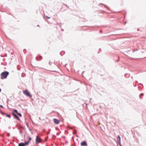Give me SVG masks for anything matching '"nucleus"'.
Instances as JSON below:
<instances>
[{
  "instance_id": "obj_16",
  "label": "nucleus",
  "mask_w": 146,
  "mask_h": 146,
  "mask_svg": "<svg viewBox=\"0 0 146 146\" xmlns=\"http://www.w3.org/2000/svg\"><path fill=\"white\" fill-rule=\"evenodd\" d=\"M1 114L2 115H5V113H2V112H1Z\"/></svg>"
},
{
  "instance_id": "obj_25",
  "label": "nucleus",
  "mask_w": 146,
  "mask_h": 146,
  "mask_svg": "<svg viewBox=\"0 0 146 146\" xmlns=\"http://www.w3.org/2000/svg\"><path fill=\"white\" fill-rule=\"evenodd\" d=\"M135 50L134 49V51H136V50Z\"/></svg>"
},
{
  "instance_id": "obj_21",
  "label": "nucleus",
  "mask_w": 146,
  "mask_h": 146,
  "mask_svg": "<svg viewBox=\"0 0 146 146\" xmlns=\"http://www.w3.org/2000/svg\"><path fill=\"white\" fill-rule=\"evenodd\" d=\"M0 106L1 107V108H3V106L2 105H0Z\"/></svg>"
},
{
  "instance_id": "obj_7",
  "label": "nucleus",
  "mask_w": 146,
  "mask_h": 146,
  "mask_svg": "<svg viewBox=\"0 0 146 146\" xmlns=\"http://www.w3.org/2000/svg\"><path fill=\"white\" fill-rule=\"evenodd\" d=\"M117 140L118 143H120L121 138L119 135H118L117 137Z\"/></svg>"
},
{
  "instance_id": "obj_13",
  "label": "nucleus",
  "mask_w": 146,
  "mask_h": 146,
  "mask_svg": "<svg viewBox=\"0 0 146 146\" xmlns=\"http://www.w3.org/2000/svg\"><path fill=\"white\" fill-rule=\"evenodd\" d=\"M13 111L15 112H16L17 113L18 112L16 110H13Z\"/></svg>"
},
{
  "instance_id": "obj_17",
  "label": "nucleus",
  "mask_w": 146,
  "mask_h": 146,
  "mask_svg": "<svg viewBox=\"0 0 146 146\" xmlns=\"http://www.w3.org/2000/svg\"><path fill=\"white\" fill-rule=\"evenodd\" d=\"M7 136H8V137H9V136H10V134H9V133H7Z\"/></svg>"
},
{
  "instance_id": "obj_4",
  "label": "nucleus",
  "mask_w": 146,
  "mask_h": 146,
  "mask_svg": "<svg viewBox=\"0 0 146 146\" xmlns=\"http://www.w3.org/2000/svg\"><path fill=\"white\" fill-rule=\"evenodd\" d=\"M12 114L14 116V117H15V118L17 119L18 120H20V119L19 117L17 116V115H16L15 113H12Z\"/></svg>"
},
{
  "instance_id": "obj_23",
  "label": "nucleus",
  "mask_w": 146,
  "mask_h": 146,
  "mask_svg": "<svg viewBox=\"0 0 146 146\" xmlns=\"http://www.w3.org/2000/svg\"><path fill=\"white\" fill-rule=\"evenodd\" d=\"M1 56L2 57H5V56H2L1 55Z\"/></svg>"
},
{
  "instance_id": "obj_18",
  "label": "nucleus",
  "mask_w": 146,
  "mask_h": 146,
  "mask_svg": "<svg viewBox=\"0 0 146 146\" xmlns=\"http://www.w3.org/2000/svg\"><path fill=\"white\" fill-rule=\"evenodd\" d=\"M29 141H30V140L31 139V138L30 137H29Z\"/></svg>"
},
{
  "instance_id": "obj_22",
  "label": "nucleus",
  "mask_w": 146,
  "mask_h": 146,
  "mask_svg": "<svg viewBox=\"0 0 146 146\" xmlns=\"http://www.w3.org/2000/svg\"><path fill=\"white\" fill-rule=\"evenodd\" d=\"M127 75V74H125V77H126V75Z\"/></svg>"
},
{
  "instance_id": "obj_6",
  "label": "nucleus",
  "mask_w": 146,
  "mask_h": 146,
  "mask_svg": "<svg viewBox=\"0 0 146 146\" xmlns=\"http://www.w3.org/2000/svg\"><path fill=\"white\" fill-rule=\"evenodd\" d=\"M54 122L56 124H58L59 122V120H58L57 119H54Z\"/></svg>"
},
{
  "instance_id": "obj_14",
  "label": "nucleus",
  "mask_w": 146,
  "mask_h": 146,
  "mask_svg": "<svg viewBox=\"0 0 146 146\" xmlns=\"http://www.w3.org/2000/svg\"><path fill=\"white\" fill-rule=\"evenodd\" d=\"M1 73H9V72L7 71H5L2 72Z\"/></svg>"
},
{
  "instance_id": "obj_12",
  "label": "nucleus",
  "mask_w": 146,
  "mask_h": 146,
  "mask_svg": "<svg viewBox=\"0 0 146 146\" xmlns=\"http://www.w3.org/2000/svg\"><path fill=\"white\" fill-rule=\"evenodd\" d=\"M100 4L104 5V6L106 8H107V6L106 5H105L104 4H103L102 3H100Z\"/></svg>"
},
{
  "instance_id": "obj_20",
  "label": "nucleus",
  "mask_w": 146,
  "mask_h": 146,
  "mask_svg": "<svg viewBox=\"0 0 146 146\" xmlns=\"http://www.w3.org/2000/svg\"><path fill=\"white\" fill-rule=\"evenodd\" d=\"M62 52H60V55L61 56H62V55H63V54H62V55L61 54V53H62Z\"/></svg>"
},
{
  "instance_id": "obj_28",
  "label": "nucleus",
  "mask_w": 146,
  "mask_h": 146,
  "mask_svg": "<svg viewBox=\"0 0 146 146\" xmlns=\"http://www.w3.org/2000/svg\"><path fill=\"white\" fill-rule=\"evenodd\" d=\"M49 64L50 63V61L49 62Z\"/></svg>"
},
{
  "instance_id": "obj_11",
  "label": "nucleus",
  "mask_w": 146,
  "mask_h": 146,
  "mask_svg": "<svg viewBox=\"0 0 146 146\" xmlns=\"http://www.w3.org/2000/svg\"><path fill=\"white\" fill-rule=\"evenodd\" d=\"M40 59H39V60H38V57H36V60H41V59L42 58V57L41 56H40Z\"/></svg>"
},
{
  "instance_id": "obj_5",
  "label": "nucleus",
  "mask_w": 146,
  "mask_h": 146,
  "mask_svg": "<svg viewBox=\"0 0 146 146\" xmlns=\"http://www.w3.org/2000/svg\"><path fill=\"white\" fill-rule=\"evenodd\" d=\"M80 145L81 146H85L87 145V143L85 141H84L81 142L80 143Z\"/></svg>"
},
{
  "instance_id": "obj_26",
  "label": "nucleus",
  "mask_w": 146,
  "mask_h": 146,
  "mask_svg": "<svg viewBox=\"0 0 146 146\" xmlns=\"http://www.w3.org/2000/svg\"><path fill=\"white\" fill-rule=\"evenodd\" d=\"M1 91V89L0 88V92Z\"/></svg>"
},
{
  "instance_id": "obj_8",
  "label": "nucleus",
  "mask_w": 146,
  "mask_h": 146,
  "mask_svg": "<svg viewBox=\"0 0 146 146\" xmlns=\"http://www.w3.org/2000/svg\"><path fill=\"white\" fill-rule=\"evenodd\" d=\"M19 146H25L24 143H21L19 144Z\"/></svg>"
},
{
  "instance_id": "obj_2",
  "label": "nucleus",
  "mask_w": 146,
  "mask_h": 146,
  "mask_svg": "<svg viewBox=\"0 0 146 146\" xmlns=\"http://www.w3.org/2000/svg\"><path fill=\"white\" fill-rule=\"evenodd\" d=\"M9 74H1V79H3L6 78Z\"/></svg>"
},
{
  "instance_id": "obj_15",
  "label": "nucleus",
  "mask_w": 146,
  "mask_h": 146,
  "mask_svg": "<svg viewBox=\"0 0 146 146\" xmlns=\"http://www.w3.org/2000/svg\"><path fill=\"white\" fill-rule=\"evenodd\" d=\"M20 116V117H21L22 116V115L20 113H17Z\"/></svg>"
},
{
  "instance_id": "obj_1",
  "label": "nucleus",
  "mask_w": 146,
  "mask_h": 146,
  "mask_svg": "<svg viewBox=\"0 0 146 146\" xmlns=\"http://www.w3.org/2000/svg\"><path fill=\"white\" fill-rule=\"evenodd\" d=\"M24 94L27 96L31 97H32V95L30 94V93L27 89H26L25 91H23Z\"/></svg>"
},
{
  "instance_id": "obj_27",
  "label": "nucleus",
  "mask_w": 146,
  "mask_h": 146,
  "mask_svg": "<svg viewBox=\"0 0 146 146\" xmlns=\"http://www.w3.org/2000/svg\"><path fill=\"white\" fill-rule=\"evenodd\" d=\"M37 26L38 27V26H39V25H38Z\"/></svg>"
},
{
  "instance_id": "obj_10",
  "label": "nucleus",
  "mask_w": 146,
  "mask_h": 146,
  "mask_svg": "<svg viewBox=\"0 0 146 146\" xmlns=\"http://www.w3.org/2000/svg\"><path fill=\"white\" fill-rule=\"evenodd\" d=\"M30 142V141H29L27 142H26L25 143H24L25 146L26 145H27Z\"/></svg>"
},
{
  "instance_id": "obj_24",
  "label": "nucleus",
  "mask_w": 146,
  "mask_h": 146,
  "mask_svg": "<svg viewBox=\"0 0 146 146\" xmlns=\"http://www.w3.org/2000/svg\"><path fill=\"white\" fill-rule=\"evenodd\" d=\"M141 95H143V93H141Z\"/></svg>"
},
{
  "instance_id": "obj_3",
  "label": "nucleus",
  "mask_w": 146,
  "mask_h": 146,
  "mask_svg": "<svg viewBox=\"0 0 146 146\" xmlns=\"http://www.w3.org/2000/svg\"><path fill=\"white\" fill-rule=\"evenodd\" d=\"M40 139L38 137V136H37L36 137V143H39L40 142Z\"/></svg>"
},
{
  "instance_id": "obj_9",
  "label": "nucleus",
  "mask_w": 146,
  "mask_h": 146,
  "mask_svg": "<svg viewBox=\"0 0 146 146\" xmlns=\"http://www.w3.org/2000/svg\"><path fill=\"white\" fill-rule=\"evenodd\" d=\"M5 115L6 117H8L9 118H10L11 117V116L9 114L6 113L5 114Z\"/></svg>"
},
{
  "instance_id": "obj_19",
  "label": "nucleus",
  "mask_w": 146,
  "mask_h": 146,
  "mask_svg": "<svg viewBox=\"0 0 146 146\" xmlns=\"http://www.w3.org/2000/svg\"><path fill=\"white\" fill-rule=\"evenodd\" d=\"M46 17V18H48V19H50V17H48V16H47Z\"/></svg>"
}]
</instances>
